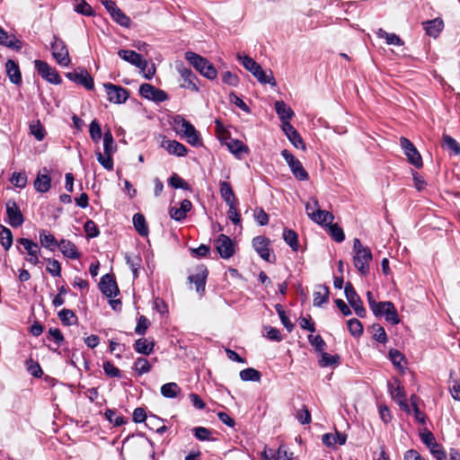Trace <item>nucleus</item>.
<instances>
[{
    "label": "nucleus",
    "instance_id": "nucleus-1",
    "mask_svg": "<svg viewBox=\"0 0 460 460\" xmlns=\"http://www.w3.org/2000/svg\"><path fill=\"white\" fill-rule=\"evenodd\" d=\"M184 58L204 77L213 80L217 75V71L211 62L206 58L192 52L186 51Z\"/></svg>",
    "mask_w": 460,
    "mask_h": 460
},
{
    "label": "nucleus",
    "instance_id": "nucleus-2",
    "mask_svg": "<svg viewBox=\"0 0 460 460\" xmlns=\"http://www.w3.org/2000/svg\"><path fill=\"white\" fill-rule=\"evenodd\" d=\"M353 264L363 276L369 273V262L372 261V252L364 247L358 238L353 240Z\"/></svg>",
    "mask_w": 460,
    "mask_h": 460
},
{
    "label": "nucleus",
    "instance_id": "nucleus-3",
    "mask_svg": "<svg viewBox=\"0 0 460 460\" xmlns=\"http://www.w3.org/2000/svg\"><path fill=\"white\" fill-rule=\"evenodd\" d=\"M312 201L314 203V207L317 208L315 211H310L311 210V203H307L305 205V211L308 215V217L314 221L315 223L321 225V226H328L331 225L334 219V216L332 213L323 210L320 208L319 202L316 199H312Z\"/></svg>",
    "mask_w": 460,
    "mask_h": 460
},
{
    "label": "nucleus",
    "instance_id": "nucleus-4",
    "mask_svg": "<svg viewBox=\"0 0 460 460\" xmlns=\"http://www.w3.org/2000/svg\"><path fill=\"white\" fill-rule=\"evenodd\" d=\"M281 155L288 163L293 175L298 181H307L309 179V175L303 167L302 163L298 159H296L289 151H288L287 149L282 150Z\"/></svg>",
    "mask_w": 460,
    "mask_h": 460
},
{
    "label": "nucleus",
    "instance_id": "nucleus-5",
    "mask_svg": "<svg viewBox=\"0 0 460 460\" xmlns=\"http://www.w3.org/2000/svg\"><path fill=\"white\" fill-rule=\"evenodd\" d=\"M38 74L46 81L53 84H60L62 79L56 68L51 67L47 62L37 59L34 61Z\"/></svg>",
    "mask_w": 460,
    "mask_h": 460
},
{
    "label": "nucleus",
    "instance_id": "nucleus-6",
    "mask_svg": "<svg viewBox=\"0 0 460 460\" xmlns=\"http://www.w3.org/2000/svg\"><path fill=\"white\" fill-rule=\"evenodd\" d=\"M51 50L54 58L60 66H68L71 61L68 49L65 42L57 36H54V40L51 42Z\"/></svg>",
    "mask_w": 460,
    "mask_h": 460
},
{
    "label": "nucleus",
    "instance_id": "nucleus-7",
    "mask_svg": "<svg viewBox=\"0 0 460 460\" xmlns=\"http://www.w3.org/2000/svg\"><path fill=\"white\" fill-rule=\"evenodd\" d=\"M344 293L349 304L354 309L356 314L361 318H364L366 316V310L363 306V303L359 296L357 294L350 282L346 283Z\"/></svg>",
    "mask_w": 460,
    "mask_h": 460
},
{
    "label": "nucleus",
    "instance_id": "nucleus-8",
    "mask_svg": "<svg viewBox=\"0 0 460 460\" xmlns=\"http://www.w3.org/2000/svg\"><path fill=\"white\" fill-rule=\"evenodd\" d=\"M214 245L221 258L230 259L235 252L234 243L230 237L221 234L215 240Z\"/></svg>",
    "mask_w": 460,
    "mask_h": 460
},
{
    "label": "nucleus",
    "instance_id": "nucleus-9",
    "mask_svg": "<svg viewBox=\"0 0 460 460\" xmlns=\"http://www.w3.org/2000/svg\"><path fill=\"white\" fill-rule=\"evenodd\" d=\"M400 145L408 161L417 168L422 167V158L414 145L404 137L400 138Z\"/></svg>",
    "mask_w": 460,
    "mask_h": 460
},
{
    "label": "nucleus",
    "instance_id": "nucleus-10",
    "mask_svg": "<svg viewBox=\"0 0 460 460\" xmlns=\"http://www.w3.org/2000/svg\"><path fill=\"white\" fill-rule=\"evenodd\" d=\"M139 94L149 101L163 102L168 100V94L161 89L155 88L150 84H142L139 87Z\"/></svg>",
    "mask_w": 460,
    "mask_h": 460
},
{
    "label": "nucleus",
    "instance_id": "nucleus-11",
    "mask_svg": "<svg viewBox=\"0 0 460 460\" xmlns=\"http://www.w3.org/2000/svg\"><path fill=\"white\" fill-rule=\"evenodd\" d=\"M66 76L72 82L84 86L87 90H93L94 83L92 75L84 68H77L73 72H68Z\"/></svg>",
    "mask_w": 460,
    "mask_h": 460
},
{
    "label": "nucleus",
    "instance_id": "nucleus-12",
    "mask_svg": "<svg viewBox=\"0 0 460 460\" xmlns=\"http://www.w3.org/2000/svg\"><path fill=\"white\" fill-rule=\"evenodd\" d=\"M208 275V270L206 266L199 265L196 268L195 273L188 277L190 283H193L196 288L197 293L203 295L206 288V281Z\"/></svg>",
    "mask_w": 460,
    "mask_h": 460
},
{
    "label": "nucleus",
    "instance_id": "nucleus-13",
    "mask_svg": "<svg viewBox=\"0 0 460 460\" xmlns=\"http://www.w3.org/2000/svg\"><path fill=\"white\" fill-rule=\"evenodd\" d=\"M104 88L111 102L123 103L125 102L129 94L128 91L122 86L115 85L111 83L104 84Z\"/></svg>",
    "mask_w": 460,
    "mask_h": 460
},
{
    "label": "nucleus",
    "instance_id": "nucleus-14",
    "mask_svg": "<svg viewBox=\"0 0 460 460\" xmlns=\"http://www.w3.org/2000/svg\"><path fill=\"white\" fill-rule=\"evenodd\" d=\"M379 312L374 314L376 317L385 316V320L393 325L400 323V318L394 305L390 301L381 302L378 308Z\"/></svg>",
    "mask_w": 460,
    "mask_h": 460
},
{
    "label": "nucleus",
    "instance_id": "nucleus-15",
    "mask_svg": "<svg viewBox=\"0 0 460 460\" xmlns=\"http://www.w3.org/2000/svg\"><path fill=\"white\" fill-rule=\"evenodd\" d=\"M178 72L182 79L181 87L195 93L199 91V88L197 84L199 79L197 75L190 68L181 66L178 67Z\"/></svg>",
    "mask_w": 460,
    "mask_h": 460
},
{
    "label": "nucleus",
    "instance_id": "nucleus-16",
    "mask_svg": "<svg viewBox=\"0 0 460 460\" xmlns=\"http://www.w3.org/2000/svg\"><path fill=\"white\" fill-rule=\"evenodd\" d=\"M5 206L8 224L13 227L21 226L24 222V218L16 202L10 199L6 202Z\"/></svg>",
    "mask_w": 460,
    "mask_h": 460
},
{
    "label": "nucleus",
    "instance_id": "nucleus-17",
    "mask_svg": "<svg viewBox=\"0 0 460 460\" xmlns=\"http://www.w3.org/2000/svg\"><path fill=\"white\" fill-rule=\"evenodd\" d=\"M388 388L392 398L398 403L401 410L409 413L410 408L406 402L404 389L400 385L399 381L396 380L394 384L389 383Z\"/></svg>",
    "mask_w": 460,
    "mask_h": 460
},
{
    "label": "nucleus",
    "instance_id": "nucleus-18",
    "mask_svg": "<svg viewBox=\"0 0 460 460\" xmlns=\"http://www.w3.org/2000/svg\"><path fill=\"white\" fill-rule=\"evenodd\" d=\"M99 288L102 293L108 297L116 296L119 292L114 278L110 274H105L101 278Z\"/></svg>",
    "mask_w": 460,
    "mask_h": 460
},
{
    "label": "nucleus",
    "instance_id": "nucleus-19",
    "mask_svg": "<svg viewBox=\"0 0 460 460\" xmlns=\"http://www.w3.org/2000/svg\"><path fill=\"white\" fill-rule=\"evenodd\" d=\"M36 191L45 193L49 190L51 187V177L48 168H42L36 176L33 182Z\"/></svg>",
    "mask_w": 460,
    "mask_h": 460
},
{
    "label": "nucleus",
    "instance_id": "nucleus-20",
    "mask_svg": "<svg viewBox=\"0 0 460 460\" xmlns=\"http://www.w3.org/2000/svg\"><path fill=\"white\" fill-rule=\"evenodd\" d=\"M270 240L264 236L259 235L252 239V246L261 259L270 261V249L269 247Z\"/></svg>",
    "mask_w": 460,
    "mask_h": 460
},
{
    "label": "nucleus",
    "instance_id": "nucleus-21",
    "mask_svg": "<svg viewBox=\"0 0 460 460\" xmlns=\"http://www.w3.org/2000/svg\"><path fill=\"white\" fill-rule=\"evenodd\" d=\"M119 58L123 60L136 66L138 68H145L146 66V60L143 58L142 55L134 50L120 49L118 52Z\"/></svg>",
    "mask_w": 460,
    "mask_h": 460
},
{
    "label": "nucleus",
    "instance_id": "nucleus-22",
    "mask_svg": "<svg viewBox=\"0 0 460 460\" xmlns=\"http://www.w3.org/2000/svg\"><path fill=\"white\" fill-rule=\"evenodd\" d=\"M282 129L296 148L305 150V145L301 136L290 123H286L285 126H282Z\"/></svg>",
    "mask_w": 460,
    "mask_h": 460
},
{
    "label": "nucleus",
    "instance_id": "nucleus-23",
    "mask_svg": "<svg viewBox=\"0 0 460 460\" xmlns=\"http://www.w3.org/2000/svg\"><path fill=\"white\" fill-rule=\"evenodd\" d=\"M274 106L275 111L282 122V126H285L286 123H290L289 120L295 115L291 108L283 101H277Z\"/></svg>",
    "mask_w": 460,
    "mask_h": 460
},
{
    "label": "nucleus",
    "instance_id": "nucleus-24",
    "mask_svg": "<svg viewBox=\"0 0 460 460\" xmlns=\"http://www.w3.org/2000/svg\"><path fill=\"white\" fill-rule=\"evenodd\" d=\"M162 146L170 154L177 156H184L187 154V148L181 143L176 140L164 139Z\"/></svg>",
    "mask_w": 460,
    "mask_h": 460
},
{
    "label": "nucleus",
    "instance_id": "nucleus-25",
    "mask_svg": "<svg viewBox=\"0 0 460 460\" xmlns=\"http://www.w3.org/2000/svg\"><path fill=\"white\" fill-rule=\"evenodd\" d=\"M220 195L228 207L237 205L238 199H236L231 184L228 181H220Z\"/></svg>",
    "mask_w": 460,
    "mask_h": 460
},
{
    "label": "nucleus",
    "instance_id": "nucleus-26",
    "mask_svg": "<svg viewBox=\"0 0 460 460\" xmlns=\"http://www.w3.org/2000/svg\"><path fill=\"white\" fill-rule=\"evenodd\" d=\"M58 247L65 257L72 260L80 258V252H78L75 244L69 240L62 239L58 243Z\"/></svg>",
    "mask_w": 460,
    "mask_h": 460
},
{
    "label": "nucleus",
    "instance_id": "nucleus-27",
    "mask_svg": "<svg viewBox=\"0 0 460 460\" xmlns=\"http://www.w3.org/2000/svg\"><path fill=\"white\" fill-rule=\"evenodd\" d=\"M5 68L7 76L9 77L10 81L16 85L21 84L22 74L18 64L15 61L9 59L5 63Z\"/></svg>",
    "mask_w": 460,
    "mask_h": 460
},
{
    "label": "nucleus",
    "instance_id": "nucleus-28",
    "mask_svg": "<svg viewBox=\"0 0 460 460\" xmlns=\"http://www.w3.org/2000/svg\"><path fill=\"white\" fill-rule=\"evenodd\" d=\"M191 208V202L189 199H183L181 202L180 208H171L170 216L174 220L181 221L186 217L187 212H189Z\"/></svg>",
    "mask_w": 460,
    "mask_h": 460
},
{
    "label": "nucleus",
    "instance_id": "nucleus-29",
    "mask_svg": "<svg viewBox=\"0 0 460 460\" xmlns=\"http://www.w3.org/2000/svg\"><path fill=\"white\" fill-rule=\"evenodd\" d=\"M329 288L325 285H319L314 292V305L320 307L329 302Z\"/></svg>",
    "mask_w": 460,
    "mask_h": 460
},
{
    "label": "nucleus",
    "instance_id": "nucleus-30",
    "mask_svg": "<svg viewBox=\"0 0 460 460\" xmlns=\"http://www.w3.org/2000/svg\"><path fill=\"white\" fill-rule=\"evenodd\" d=\"M229 151L237 158H242L243 155L249 153V148L242 141L238 139H230L226 142Z\"/></svg>",
    "mask_w": 460,
    "mask_h": 460
},
{
    "label": "nucleus",
    "instance_id": "nucleus-31",
    "mask_svg": "<svg viewBox=\"0 0 460 460\" xmlns=\"http://www.w3.org/2000/svg\"><path fill=\"white\" fill-rule=\"evenodd\" d=\"M133 225L136 231L141 236H147L149 234V229L146 224V217L141 213H136L133 216Z\"/></svg>",
    "mask_w": 460,
    "mask_h": 460
},
{
    "label": "nucleus",
    "instance_id": "nucleus-32",
    "mask_svg": "<svg viewBox=\"0 0 460 460\" xmlns=\"http://www.w3.org/2000/svg\"><path fill=\"white\" fill-rule=\"evenodd\" d=\"M155 342H148L146 339H138L135 341L134 349L137 353L149 355L153 352Z\"/></svg>",
    "mask_w": 460,
    "mask_h": 460
},
{
    "label": "nucleus",
    "instance_id": "nucleus-33",
    "mask_svg": "<svg viewBox=\"0 0 460 460\" xmlns=\"http://www.w3.org/2000/svg\"><path fill=\"white\" fill-rule=\"evenodd\" d=\"M443 29V21L434 19L425 22V30L428 35L436 38Z\"/></svg>",
    "mask_w": 460,
    "mask_h": 460
},
{
    "label": "nucleus",
    "instance_id": "nucleus-34",
    "mask_svg": "<svg viewBox=\"0 0 460 460\" xmlns=\"http://www.w3.org/2000/svg\"><path fill=\"white\" fill-rule=\"evenodd\" d=\"M40 241L43 247L54 251L58 248V242L55 238V236L46 231H42L40 234Z\"/></svg>",
    "mask_w": 460,
    "mask_h": 460
},
{
    "label": "nucleus",
    "instance_id": "nucleus-35",
    "mask_svg": "<svg viewBox=\"0 0 460 460\" xmlns=\"http://www.w3.org/2000/svg\"><path fill=\"white\" fill-rule=\"evenodd\" d=\"M376 35L380 39H385L388 45L402 46L403 41L395 33H388L383 29H378Z\"/></svg>",
    "mask_w": 460,
    "mask_h": 460
},
{
    "label": "nucleus",
    "instance_id": "nucleus-36",
    "mask_svg": "<svg viewBox=\"0 0 460 460\" xmlns=\"http://www.w3.org/2000/svg\"><path fill=\"white\" fill-rule=\"evenodd\" d=\"M74 1V10L77 13L85 16H93L94 12L92 6L85 0H73Z\"/></svg>",
    "mask_w": 460,
    "mask_h": 460
},
{
    "label": "nucleus",
    "instance_id": "nucleus-37",
    "mask_svg": "<svg viewBox=\"0 0 460 460\" xmlns=\"http://www.w3.org/2000/svg\"><path fill=\"white\" fill-rule=\"evenodd\" d=\"M180 391V386L174 382L167 383L161 386V394L165 398H175Z\"/></svg>",
    "mask_w": 460,
    "mask_h": 460
},
{
    "label": "nucleus",
    "instance_id": "nucleus-38",
    "mask_svg": "<svg viewBox=\"0 0 460 460\" xmlns=\"http://www.w3.org/2000/svg\"><path fill=\"white\" fill-rule=\"evenodd\" d=\"M239 376H240V378L245 382H247V381L259 382L261 378V372L252 367H248V368L242 370L240 372Z\"/></svg>",
    "mask_w": 460,
    "mask_h": 460
},
{
    "label": "nucleus",
    "instance_id": "nucleus-39",
    "mask_svg": "<svg viewBox=\"0 0 460 460\" xmlns=\"http://www.w3.org/2000/svg\"><path fill=\"white\" fill-rule=\"evenodd\" d=\"M283 239L294 252L298 251V237L295 231L291 229H284Z\"/></svg>",
    "mask_w": 460,
    "mask_h": 460
},
{
    "label": "nucleus",
    "instance_id": "nucleus-40",
    "mask_svg": "<svg viewBox=\"0 0 460 460\" xmlns=\"http://www.w3.org/2000/svg\"><path fill=\"white\" fill-rule=\"evenodd\" d=\"M252 75L262 84H270L271 85H276V81L272 75V72L270 71V73L267 74L261 66H260Z\"/></svg>",
    "mask_w": 460,
    "mask_h": 460
},
{
    "label": "nucleus",
    "instance_id": "nucleus-41",
    "mask_svg": "<svg viewBox=\"0 0 460 460\" xmlns=\"http://www.w3.org/2000/svg\"><path fill=\"white\" fill-rule=\"evenodd\" d=\"M372 337L375 341L385 344L388 341L385 330L379 323H374L371 326Z\"/></svg>",
    "mask_w": 460,
    "mask_h": 460
},
{
    "label": "nucleus",
    "instance_id": "nucleus-42",
    "mask_svg": "<svg viewBox=\"0 0 460 460\" xmlns=\"http://www.w3.org/2000/svg\"><path fill=\"white\" fill-rule=\"evenodd\" d=\"M321 353V358L319 359V366L322 367H326L329 366H337L340 362V357L338 355H331L324 350Z\"/></svg>",
    "mask_w": 460,
    "mask_h": 460
},
{
    "label": "nucleus",
    "instance_id": "nucleus-43",
    "mask_svg": "<svg viewBox=\"0 0 460 460\" xmlns=\"http://www.w3.org/2000/svg\"><path fill=\"white\" fill-rule=\"evenodd\" d=\"M237 59L241 61L244 68L252 74L256 72V70L261 66L253 58L248 56H242L241 54H237Z\"/></svg>",
    "mask_w": 460,
    "mask_h": 460
},
{
    "label": "nucleus",
    "instance_id": "nucleus-44",
    "mask_svg": "<svg viewBox=\"0 0 460 460\" xmlns=\"http://www.w3.org/2000/svg\"><path fill=\"white\" fill-rule=\"evenodd\" d=\"M0 243L5 251H8L13 244V234L11 230L5 226H2L0 231Z\"/></svg>",
    "mask_w": 460,
    "mask_h": 460
},
{
    "label": "nucleus",
    "instance_id": "nucleus-45",
    "mask_svg": "<svg viewBox=\"0 0 460 460\" xmlns=\"http://www.w3.org/2000/svg\"><path fill=\"white\" fill-rule=\"evenodd\" d=\"M443 146L450 150L454 155H460V145L458 142L453 138L451 136L444 134L443 135Z\"/></svg>",
    "mask_w": 460,
    "mask_h": 460
},
{
    "label": "nucleus",
    "instance_id": "nucleus-46",
    "mask_svg": "<svg viewBox=\"0 0 460 460\" xmlns=\"http://www.w3.org/2000/svg\"><path fill=\"white\" fill-rule=\"evenodd\" d=\"M133 369L138 374V376H142L151 370V364L146 358H138L134 363Z\"/></svg>",
    "mask_w": 460,
    "mask_h": 460
},
{
    "label": "nucleus",
    "instance_id": "nucleus-47",
    "mask_svg": "<svg viewBox=\"0 0 460 460\" xmlns=\"http://www.w3.org/2000/svg\"><path fill=\"white\" fill-rule=\"evenodd\" d=\"M328 232L331 237L337 243H341L345 239V234L341 226L338 224H331L328 226Z\"/></svg>",
    "mask_w": 460,
    "mask_h": 460
},
{
    "label": "nucleus",
    "instance_id": "nucleus-48",
    "mask_svg": "<svg viewBox=\"0 0 460 460\" xmlns=\"http://www.w3.org/2000/svg\"><path fill=\"white\" fill-rule=\"evenodd\" d=\"M103 149L105 155H112L116 151V145L114 144L113 137L110 130L104 133Z\"/></svg>",
    "mask_w": 460,
    "mask_h": 460
},
{
    "label": "nucleus",
    "instance_id": "nucleus-49",
    "mask_svg": "<svg viewBox=\"0 0 460 460\" xmlns=\"http://www.w3.org/2000/svg\"><path fill=\"white\" fill-rule=\"evenodd\" d=\"M349 333L354 337H359L363 333V325L359 320L356 318L349 319L347 322Z\"/></svg>",
    "mask_w": 460,
    "mask_h": 460
},
{
    "label": "nucleus",
    "instance_id": "nucleus-50",
    "mask_svg": "<svg viewBox=\"0 0 460 460\" xmlns=\"http://www.w3.org/2000/svg\"><path fill=\"white\" fill-rule=\"evenodd\" d=\"M112 19L123 27H128L130 19L119 7H117L111 14Z\"/></svg>",
    "mask_w": 460,
    "mask_h": 460
},
{
    "label": "nucleus",
    "instance_id": "nucleus-51",
    "mask_svg": "<svg viewBox=\"0 0 460 460\" xmlns=\"http://www.w3.org/2000/svg\"><path fill=\"white\" fill-rule=\"evenodd\" d=\"M30 133L38 140L41 141L45 137V129L40 124V120H37L30 125Z\"/></svg>",
    "mask_w": 460,
    "mask_h": 460
},
{
    "label": "nucleus",
    "instance_id": "nucleus-52",
    "mask_svg": "<svg viewBox=\"0 0 460 460\" xmlns=\"http://www.w3.org/2000/svg\"><path fill=\"white\" fill-rule=\"evenodd\" d=\"M58 318L65 325H71L76 320L75 313L70 309H62L58 314Z\"/></svg>",
    "mask_w": 460,
    "mask_h": 460
},
{
    "label": "nucleus",
    "instance_id": "nucleus-53",
    "mask_svg": "<svg viewBox=\"0 0 460 460\" xmlns=\"http://www.w3.org/2000/svg\"><path fill=\"white\" fill-rule=\"evenodd\" d=\"M18 243L23 246V248L27 251L29 256H34L35 253H39L40 252L39 245L30 239L20 238L18 240Z\"/></svg>",
    "mask_w": 460,
    "mask_h": 460
},
{
    "label": "nucleus",
    "instance_id": "nucleus-54",
    "mask_svg": "<svg viewBox=\"0 0 460 460\" xmlns=\"http://www.w3.org/2000/svg\"><path fill=\"white\" fill-rule=\"evenodd\" d=\"M194 437L200 441H209L211 438V430L205 427H196L192 429Z\"/></svg>",
    "mask_w": 460,
    "mask_h": 460
},
{
    "label": "nucleus",
    "instance_id": "nucleus-55",
    "mask_svg": "<svg viewBox=\"0 0 460 460\" xmlns=\"http://www.w3.org/2000/svg\"><path fill=\"white\" fill-rule=\"evenodd\" d=\"M308 341L317 352H323L326 347V343L321 335L310 334L308 336Z\"/></svg>",
    "mask_w": 460,
    "mask_h": 460
},
{
    "label": "nucleus",
    "instance_id": "nucleus-56",
    "mask_svg": "<svg viewBox=\"0 0 460 460\" xmlns=\"http://www.w3.org/2000/svg\"><path fill=\"white\" fill-rule=\"evenodd\" d=\"M275 309L280 318L282 324L285 326V328L288 330V332H290L294 328V324L291 323L289 318L287 316L282 305L278 304V305H276Z\"/></svg>",
    "mask_w": 460,
    "mask_h": 460
},
{
    "label": "nucleus",
    "instance_id": "nucleus-57",
    "mask_svg": "<svg viewBox=\"0 0 460 460\" xmlns=\"http://www.w3.org/2000/svg\"><path fill=\"white\" fill-rule=\"evenodd\" d=\"M184 136L187 138V141L190 145L193 146H201L202 143L200 137L194 127L190 128L187 133L184 134Z\"/></svg>",
    "mask_w": 460,
    "mask_h": 460
},
{
    "label": "nucleus",
    "instance_id": "nucleus-58",
    "mask_svg": "<svg viewBox=\"0 0 460 460\" xmlns=\"http://www.w3.org/2000/svg\"><path fill=\"white\" fill-rule=\"evenodd\" d=\"M112 155H105L102 154L101 152H96V156L98 162L102 164L103 168H105L108 171L113 170V160L111 157Z\"/></svg>",
    "mask_w": 460,
    "mask_h": 460
},
{
    "label": "nucleus",
    "instance_id": "nucleus-59",
    "mask_svg": "<svg viewBox=\"0 0 460 460\" xmlns=\"http://www.w3.org/2000/svg\"><path fill=\"white\" fill-rule=\"evenodd\" d=\"M170 185L174 189L190 190V185L178 174L173 173L169 179Z\"/></svg>",
    "mask_w": 460,
    "mask_h": 460
},
{
    "label": "nucleus",
    "instance_id": "nucleus-60",
    "mask_svg": "<svg viewBox=\"0 0 460 460\" xmlns=\"http://www.w3.org/2000/svg\"><path fill=\"white\" fill-rule=\"evenodd\" d=\"M90 136L93 142L98 143L102 138V128L96 119L93 120L90 124Z\"/></svg>",
    "mask_w": 460,
    "mask_h": 460
},
{
    "label": "nucleus",
    "instance_id": "nucleus-61",
    "mask_svg": "<svg viewBox=\"0 0 460 460\" xmlns=\"http://www.w3.org/2000/svg\"><path fill=\"white\" fill-rule=\"evenodd\" d=\"M47 271L52 276L59 277L61 274V265L58 261L55 259H49L47 264Z\"/></svg>",
    "mask_w": 460,
    "mask_h": 460
},
{
    "label": "nucleus",
    "instance_id": "nucleus-62",
    "mask_svg": "<svg viewBox=\"0 0 460 460\" xmlns=\"http://www.w3.org/2000/svg\"><path fill=\"white\" fill-rule=\"evenodd\" d=\"M104 373L110 377H120L121 371L115 367L111 361H105L103 363Z\"/></svg>",
    "mask_w": 460,
    "mask_h": 460
},
{
    "label": "nucleus",
    "instance_id": "nucleus-63",
    "mask_svg": "<svg viewBox=\"0 0 460 460\" xmlns=\"http://www.w3.org/2000/svg\"><path fill=\"white\" fill-rule=\"evenodd\" d=\"M84 229L87 236L90 238H94L100 234L96 224L93 220H87L84 226Z\"/></svg>",
    "mask_w": 460,
    "mask_h": 460
},
{
    "label": "nucleus",
    "instance_id": "nucleus-64",
    "mask_svg": "<svg viewBox=\"0 0 460 460\" xmlns=\"http://www.w3.org/2000/svg\"><path fill=\"white\" fill-rule=\"evenodd\" d=\"M276 460H292L293 453L285 445H280L277 450Z\"/></svg>",
    "mask_w": 460,
    "mask_h": 460
}]
</instances>
